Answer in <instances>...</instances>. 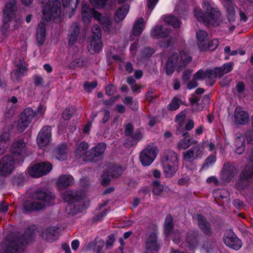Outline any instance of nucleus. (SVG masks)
Here are the masks:
<instances>
[{
  "label": "nucleus",
  "mask_w": 253,
  "mask_h": 253,
  "mask_svg": "<svg viewBox=\"0 0 253 253\" xmlns=\"http://www.w3.org/2000/svg\"><path fill=\"white\" fill-rule=\"evenodd\" d=\"M185 115L183 113L181 112L178 114L175 118V121L179 125H181L184 121Z\"/></svg>",
  "instance_id": "680f3d73"
},
{
  "label": "nucleus",
  "mask_w": 253,
  "mask_h": 253,
  "mask_svg": "<svg viewBox=\"0 0 253 253\" xmlns=\"http://www.w3.org/2000/svg\"><path fill=\"white\" fill-rule=\"evenodd\" d=\"M198 233L196 231H189L185 239V243L190 250H193L198 244Z\"/></svg>",
  "instance_id": "412c9836"
},
{
  "label": "nucleus",
  "mask_w": 253,
  "mask_h": 253,
  "mask_svg": "<svg viewBox=\"0 0 253 253\" xmlns=\"http://www.w3.org/2000/svg\"><path fill=\"white\" fill-rule=\"evenodd\" d=\"M10 150L15 155L14 158L16 156L18 157V160L21 162L28 153L26 144L22 139L15 140L11 144Z\"/></svg>",
  "instance_id": "9b49d317"
},
{
  "label": "nucleus",
  "mask_w": 253,
  "mask_h": 253,
  "mask_svg": "<svg viewBox=\"0 0 253 253\" xmlns=\"http://www.w3.org/2000/svg\"><path fill=\"white\" fill-rule=\"evenodd\" d=\"M234 117L236 122L241 125L248 123L249 120L248 113L239 107L236 108L234 112Z\"/></svg>",
  "instance_id": "4be33fe9"
},
{
  "label": "nucleus",
  "mask_w": 253,
  "mask_h": 253,
  "mask_svg": "<svg viewBox=\"0 0 253 253\" xmlns=\"http://www.w3.org/2000/svg\"><path fill=\"white\" fill-rule=\"evenodd\" d=\"M42 4L43 17L46 21L54 20L59 17L61 13V3L58 0H40Z\"/></svg>",
  "instance_id": "0eeeda50"
},
{
  "label": "nucleus",
  "mask_w": 253,
  "mask_h": 253,
  "mask_svg": "<svg viewBox=\"0 0 253 253\" xmlns=\"http://www.w3.org/2000/svg\"><path fill=\"white\" fill-rule=\"evenodd\" d=\"M219 72L217 68H215L214 69H208L207 70V78L211 80V85H212L215 83L216 78H219Z\"/></svg>",
  "instance_id": "58836bf2"
},
{
  "label": "nucleus",
  "mask_w": 253,
  "mask_h": 253,
  "mask_svg": "<svg viewBox=\"0 0 253 253\" xmlns=\"http://www.w3.org/2000/svg\"><path fill=\"white\" fill-rule=\"evenodd\" d=\"M88 148V145L85 141L82 142L77 147L75 151L76 157L77 159H82L83 160L84 156L86 155L88 151L86 150Z\"/></svg>",
  "instance_id": "7c9ffc66"
},
{
  "label": "nucleus",
  "mask_w": 253,
  "mask_h": 253,
  "mask_svg": "<svg viewBox=\"0 0 253 253\" xmlns=\"http://www.w3.org/2000/svg\"><path fill=\"white\" fill-rule=\"evenodd\" d=\"M194 77L195 80H203L207 78V70H200L194 75Z\"/></svg>",
  "instance_id": "3c124183"
},
{
  "label": "nucleus",
  "mask_w": 253,
  "mask_h": 253,
  "mask_svg": "<svg viewBox=\"0 0 253 253\" xmlns=\"http://www.w3.org/2000/svg\"><path fill=\"white\" fill-rule=\"evenodd\" d=\"M103 118L101 120L103 123L106 122L110 118V112L108 110L104 109L102 111Z\"/></svg>",
  "instance_id": "774afa93"
},
{
  "label": "nucleus",
  "mask_w": 253,
  "mask_h": 253,
  "mask_svg": "<svg viewBox=\"0 0 253 253\" xmlns=\"http://www.w3.org/2000/svg\"><path fill=\"white\" fill-rule=\"evenodd\" d=\"M27 66L24 62L20 61L17 64V69L13 70L11 73V78L14 81H19L21 78L26 75Z\"/></svg>",
  "instance_id": "a211bd4d"
},
{
  "label": "nucleus",
  "mask_w": 253,
  "mask_h": 253,
  "mask_svg": "<svg viewBox=\"0 0 253 253\" xmlns=\"http://www.w3.org/2000/svg\"><path fill=\"white\" fill-rule=\"evenodd\" d=\"M216 161V158L213 155L208 157L205 161V165L208 166L213 164Z\"/></svg>",
  "instance_id": "0e129e2a"
},
{
  "label": "nucleus",
  "mask_w": 253,
  "mask_h": 253,
  "mask_svg": "<svg viewBox=\"0 0 253 253\" xmlns=\"http://www.w3.org/2000/svg\"><path fill=\"white\" fill-rule=\"evenodd\" d=\"M12 128V126L8 125L3 128L2 133L0 134V145H5V148L8 146V141L11 139L10 129Z\"/></svg>",
  "instance_id": "b1692460"
},
{
  "label": "nucleus",
  "mask_w": 253,
  "mask_h": 253,
  "mask_svg": "<svg viewBox=\"0 0 253 253\" xmlns=\"http://www.w3.org/2000/svg\"><path fill=\"white\" fill-rule=\"evenodd\" d=\"M178 165L163 164L164 173L166 177H172L178 170Z\"/></svg>",
  "instance_id": "f704fd0d"
},
{
  "label": "nucleus",
  "mask_w": 253,
  "mask_h": 253,
  "mask_svg": "<svg viewBox=\"0 0 253 253\" xmlns=\"http://www.w3.org/2000/svg\"><path fill=\"white\" fill-rule=\"evenodd\" d=\"M178 157L177 154L173 151L168 152L163 159V164L178 165Z\"/></svg>",
  "instance_id": "473e14b6"
},
{
  "label": "nucleus",
  "mask_w": 253,
  "mask_h": 253,
  "mask_svg": "<svg viewBox=\"0 0 253 253\" xmlns=\"http://www.w3.org/2000/svg\"><path fill=\"white\" fill-rule=\"evenodd\" d=\"M51 139V128L49 126H43L39 131L37 138L38 145L43 148L47 145Z\"/></svg>",
  "instance_id": "f8f14e48"
},
{
  "label": "nucleus",
  "mask_w": 253,
  "mask_h": 253,
  "mask_svg": "<svg viewBox=\"0 0 253 253\" xmlns=\"http://www.w3.org/2000/svg\"><path fill=\"white\" fill-rule=\"evenodd\" d=\"M192 60L191 57L184 51L179 53H173L169 57L167 63L166 68V73L168 75H171L176 67L180 68L185 66Z\"/></svg>",
  "instance_id": "423d86ee"
},
{
  "label": "nucleus",
  "mask_w": 253,
  "mask_h": 253,
  "mask_svg": "<svg viewBox=\"0 0 253 253\" xmlns=\"http://www.w3.org/2000/svg\"><path fill=\"white\" fill-rule=\"evenodd\" d=\"M198 225L202 232L206 235H210L212 230L211 224L207 219L201 215H197Z\"/></svg>",
  "instance_id": "aec40b11"
},
{
  "label": "nucleus",
  "mask_w": 253,
  "mask_h": 253,
  "mask_svg": "<svg viewBox=\"0 0 253 253\" xmlns=\"http://www.w3.org/2000/svg\"><path fill=\"white\" fill-rule=\"evenodd\" d=\"M106 145L105 143L98 144L93 149L88 151L86 155L84 156L83 161L86 162L92 161L94 158L99 157L104 153L106 149Z\"/></svg>",
  "instance_id": "4468645a"
},
{
  "label": "nucleus",
  "mask_w": 253,
  "mask_h": 253,
  "mask_svg": "<svg viewBox=\"0 0 253 253\" xmlns=\"http://www.w3.org/2000/svg\"><path fill=\"white\" fill-rule=\"evenodd\" d=\"M38 165L40 167L41 171H43V175L47 174L52 168L51 164L48 162L40 163Z\"/></svg>",
  "instance_id": "49530a36"
},
{
  "label": "nucleus",
  "mask_w": 253,
  "mask_h": 253,
  "mask_svg": "<svg viewBox=\"0 0 253 253\" xmlns=\"http://www.w3.org/2000/svg\"><path fill=\"white\" fill-rule=\"evenodd\" d=\"M78 35H74L72 33H70L69 35V44H74L77 41Z\"/></svg>",
  "instance_id": "69168bd1"
},
{
  "label": "nucleus",
  "mask_w": 253,
  "mask_h": 253,
  "mask_svg": "<svg viewBox=\"0 0 253 253\" xmlns=\"http://www.w3.org/2000/svg\"><path fill=\"white\" fill-rule=\"evenodd\" d=\"M97 86V82H86L84 83V89L87 91H90L92 89L95 88Z\"/></svg>",
  "instance_id": "6e6d98bb"
},
{
  "label": "nucleus",
  "mask_w": 253,
  "mask_h": 253,
  "mask_svg": "<svg viewBox=\"0 0 253 253\" xmlns=\"http://www.w3.org/2000/svg\"><path fill=\"white\" fill-rule=\"evenodd\" d=\"M197 44L201 50L205 51L208 49V42L209 41L207 33L202 30L196 32Z\"/></svg>",
  "instance_id": "dca6fc26"
},
{
  "label": "nucleus",
  "mask_w": 253,
  "mask_h": 253,
  "mask_svg": "<svg viewBox=\"0 0 253 253\" xmlns=\"http://www.w3.org/2000/svg\"><path fill=\"white\" fill-rule=\"evenodd\" d=\"M27 121L22 120L20 117L17 122V130L19 132H22L27 127L30 125Z\"/></svg>",
  "instance_id": "de8ad7c7"
},
{
  "label": "nucleus",
  "mask_w": 253,
  "mask_h": 253,
  "mask_svg": "<svg viewBox=\"0 0 253 253\" xmlns=\"http://www.w3.org/2000/svg\"><path fill=\"white\" fill-rule=\"evenodd\" d=\"M45 110L46 107L44 106V105L40 104L38 107L37 111L35 112V116L38 118L41 117L43 115Z\"/></svg>",
  "instance_id": "4d7b16f0"
},
{
  "label": "nucleus",
  "mask_w": 253,
  "mask_h": 253,
  "mask_svg": "<svg viewBox=\"0 0 253 253\" xmlns=\"http://www.w3.org/2000/svg\"><path fill=\"white\" fill-rule=\"evenodd\" d=\"M23 251V244L19 245L15 242H12L6 250L3 251V252L4 253H21Z\"/></svg>",
  "instance_id": "c9c22d12"
},
{
  "label": "nucleus",
  "mask_w": 253,
  "mask_h": 253,
  "mask_svg": "<svg viewBox=\"0 0 253 253\" xmlns=\"http://www.w3.org/2000/svg\"><path fill=\"white\" fill-rule=\"evenodd\" d=\"M242 179H248L253 178V164L250 166H247L240 175Z\"/></svg>",
  "instance_id": "a19ab883"
},
{
  "label": "nucleus",
  "mask_w": 253,
  "mask_h": 253,
  "mask_svg": "<svg viewBox=\"0 0 253 253\" xmlns=\"http://www.w3.org/2000/svg\"><path fill=\"white\" fill-rule=\"evenodd\" d=\"M70 33H72L74 35H79L80 34V29L77 23H74L72 24Z\"/></svg>",
  "instance_id": "052dcab7"
},
{
  "label": "nucleus",
  "mask_w": 253,
  "mask_h": 253,
  "mask_svg": "<svg viewBox=\"0 0 253 253\" xmlns=\"http://www.w3.org/2000/svg\"><path fill=\"white\" fill-rule=\"evenodd\" d=\"M145 253H157L159 247L157 243L156 230L147 235L145 243Z\"/></svg>",
  "instance_id": "2eb2a0df"
},
{
  "label": "nucleus",
  "mask_w": 253,
  "mask_h": 253,
  "mask_svg": "<svg viewBox=\"0 0 253 253\" xmlns=\"http://www.w3.org/2000/svg\"><path fill=\"white\" fill-rule=\"evenodd\" d=\"M35 116V113L34 110L31 108H27L24 110L23 112L21 114L20 117L22 120H25L31 124L34 117Z\"/></svg>",
  "instance_id": "e433bc0d"
},
{
  "label": "nucleus",
  "mask_w": 253,
  "mask_h": 253,
  "mask_svg": "<svg viewBox=\"0 0 253 253\" xmlns=\"http://www.w3.org/2000/svg\"><path fill=\"white\" fill-rule=\"evenodd\" d=\"M158 152V147L152 144L147 146L140 154V161L144 166H149L156 159Z\"/></svg>",
  "instance_id": "6e6552de"
},
{
  "label": "nucleus",
  "mask_w": 253,
  "mask_h": 253,
  "mask_svg": "<svg viewBox=\"0 0 253 253\" xmlns=\"http://www.w3.org/2000/svg\"><path fill=\"white\" fill-rule=\"evenodd\" d=\"M225 8L226 11V16L230 22H233L235 20V9L234 4L230 1L224 4Z\"/></svg>",
  "instance_id": "c85d7f7f"
},
{
  "label": "nucleus",
  "mask_w": 253,
  "mask_h": 253,
  "mask_svg": "<svg viewBox=\"0 0 253 253\" xmlns=\"http://www.w3.org/2000/svg\"><path fill=\"white\" fill-rule=\"evenodd\" d=\"M45 39V25L42 21L39 24L37 31V40L40 45H42Z\"/></svg>",
  "instance_id": "c756f323"
},
{
  "label": "nucleus",
  "mask_w": 253,
  "mask_h": 253,
  "mask_svg": "<svg viewBox=\"0 0 253 253\" xmlns=\"http://www.w3.org/2000/svg\"><path fill=\"white\" fill-rule=\"evenodd\" d=\"M91 31L93 34L92 36H94L95 38L101 39V30L98 25L97 24L94 25L92 28Z\"/></svg>",
  "instance_id": "603ef678"
},
{
  "label": "nucleus",
  "mask_w": 253,
  "mask_h": 253,
  "mask_svg": "<svg viewBox=\"0 0 253 253\" xmlns=\"http://www.w3.org/2000/svg\"><path fill=\"white\" fill-rule=\"evenodd\" d=\"M162 18L167 24L156 25L152 29L151 35L154 38L159 39L169 36L170 32V29L169 27V25H171L174 28H178L180 26V22L175 17L171 15H165Z\"/></svg>",
  "instance_id": "39448f33"
},
{
  "label": "nucleus",
  "mask_w": 253,
  "mask_h": 253,
  "mask_svg": "<svg viewBox=\"0 0 253 253\" xmlns=\"http://www.w3.org/2000/svg\"><path fill=\"white\" fill-rule=\"evenodd\" d=\"M224 242L226 246L235 250H239L242 247L241 241L236 236L225 237L224 238Z\"/></svg>",
  "instance_id": "5701e85b"
},
{
  "label": "nucleus",
  "mask_w": 253,
  "mask_h": 253,
  "mask_svg": "<svg viewBox=\"0 0 253 253\" xmlns=\"http://www.w3.org/2000/svg\"><path fill=\"white\" fill-rule=\"evenodd\" d=\"M63 198L65 202H69L66 208V211L69 214L82 212L88 205L85 199V194L80 192L67 191L63 195Z\"/></svg>",
  "instance_id": "7ed1b4c3"
},
{
  "label": "nucleus",
  "mask_w": 253,
  "mask_h": 253,
  "mask_svg": "<svg viewBox=\"0 0 253 253\" xmlns=\"http://www.w3.org/2000/svg\"><path fill=\"white\" fill-rule=\"evenodd\" d=\"M235 152L242 154L245 150V142L244 137L241 134H236L235 138Z\"/></svg>",
  "instance_id": "cd10ccee"
},
{
  "label": "nucleus",
  "mask_w": 253,
  "mask_h": 253,
  "mask_svg": "<svg viewBox=\"0 0 253 253\" xmlns=\"http://www.w3.org/2000/svg\"><path fill=\"white\" fill-rule=\"evenodd\" d=\"M73 176L70 174L60 176L57 181V184L60 189H65L74 183Z\"/></svg>",
  "instance_id": "393cba45"
},
{
  "label": "nucleus",
  "mask_w": 253,
  "mask_h": 253,
  "mask_svg": "<svg viewBox=\"0 0 253 253\" xmlns=\"http://www.w3.org/2000/svg\"><path fill=\"white\" fill-rule=\"evenodd\" d=\"M29 174L35 178H38L43 176V171H41L40 167L38 164L30 167L28 169Z\"/></svg>",
  "instance_id": "ea45409f"
},
{
  "label": "nucleus",
  "mask_w": 253,
  "mask_h": 253,
  "mask_svg": "<svg viewBox=\"0 0 253 253\" xmlns=\"http://www.w3.org/2000/svg\"><path fill=\"white\" fill-rule=\"evenodd\" d=\"M55 196L45 190H39L33 195V201L26 202L23 208L24 212L43 209L53 204Z\"/></svg>",
  "instance_id": "20e7f679"
},
{
  "label": "nucleus",
  "mask_w": 253,
  "mask_h": 253,
  "mask_svg": "<svg viewBox=\"0 0 253 253\" xmlns=\"http://www.w3.org/2000/svg\"><path fill=\"white\" fill-rule=\"evenodd\" d=\"M224 174L229 178L237 174V170L235 166L229 163L225 164L223 167Z\"/></svg>",
  "instance_id": "2f4dec72"
},
{
  "label": "nucleus",
  "mask_w": 253,
  "mask_h": 253,
  "mask_svg": "<svg viewBox=\"0 0 253 253\" xmlns=\"http://www.w3.org/2000/svg\"><path fill=\"white\" fill-rule=\"evenodd\" d=\"M72 115L71 112L69 109H66L63 112L62 118L65 120H68L70 119Z\"/></svg>",
  "instance_id": "338daca9"
},
{
  "label": "nucleus",
  "mask_w": 253,
  "mask_h": 253,
  "mask_svg": "<svg viewBox=\"0 0 253 253\" xmlns=\"http://www.w3.org/2000/svg\"><path fill=\"white\" fill-rule=\"evenodd\" d=\"M200 144H204V148L206 147L208 148L209 151H211L213 150L215 148V145L213 142H209V141H204Z\"/></svg>",
  "instance_id": "e2e57ef3"
},
{
  "label": "nucleus",
  "mask_w": 253,
  "mask_h": 253,
  "mask_svg": "<svg viewBox=\"0 0 253 253\" xmlns=\"http://www.w3.org/2000/svg\"><path fill=\"white\" fill-rule=\"evenodd\" d=\"M181 100L177 97H174L168 105V109L169 111H174L180 107Z\"/></svg>",
  "instance_id": "a18cd8bd"
},
{
  "label": "nucleus",
  "mask_w": 253,
  "mask_h": 253,
  "mask_svg": "<svg viewBox=\"0 0 253 253\" xmlns=\"http://www.w3.org/2000/svg\"><path fill=\"white\" fill-rule=\"evenodd\" d=\"M112 178L111 175H110L109 173H108V171L106 172L102 175V184L104 185H108Z\"/></svg>",
  "instance_id": "5fc2aeb1"
},
{
  "label": "nucleus",
  "mask_w": 253,
  "mask_h": 253,
  "mask_svg": "<svg viewBox=\"0 0 253 253\" xmlns=\"http://www.w3.org/2000/svg\"><path fill=\"white\" fill-rule=\"evenodd\" d=\"M16 10V0H9L5 4L3 10V22L5 28L14 18Z\"/></svg>",
  "instance_id": "9d476101"
},
{
  "label": "nucleus",
  "mask_w": 253,
  "mask_h": 253,
  "mask_svg": "<svg viewBox=\"0 0 253 253\" xmlns=\"http://www.w3.org/2000/svg\"><path fill=\"white\" fill-rule=\"evenodd\" d=\"M188 133H184V138L180 140L177 143V148L179 150H184L189 148L191 145L196 144L197 141L191 137Z\"/></svg>",
  "instance_id": "f3484780"
},
{
  "label": "nucleus",
  "mask_w": 253,
  "mask_h": 253,
  "mask_svg": "<svg viewBox=\"0 0 253 253\" xmlns=\"http://www.w3.org/2000/svg\"><path fill=\"white\" fill-rule=\"evenodd\" d=\"M219 42L217 39H215L211 41L210 42H208V49L213 50L215 49L218 45Z\"/></svg>",
  "instance_id": "13d9d810"
},
{
  "label": "nucleus",
  "mask_w": 253,
  "mask_h": 253,
  "mask_svg": "<svg viewBox=\"0 0 253 253\" xmlns=\"http://www.w3.org/2000/svg\"><path fill=\"white\" fill-rule=\"evenodd\" d=\"M82 13L84 22H90L91 17L100 22L103 31L109 35H115L117 33L120 29L116 23L113 22L110 16L102 15L93 9L89 8L88 5L84 2H82Z\"/></svg>",
  "instance_id": "f257e3e1"
},
{
  "label": "nucleus",
  "mask_w": 253,
  "mask_h": 253,
  "mask_svg": "<svg viewBox=\"0 0 253 253\" xmlns=\"http://www.w3.org/2000/svg\"><path fill=\"white\" fill-rule=\"evenodd\" d=\"M67 146L65 144L58 146L54 151V155L59 161H64L67 158Z\"/></svg>",
  "instance_id": "a878e982"
},
{
  "label": "nucleus",
  "mask_w": 253,
  "mask_h": 253,
  "mask_svg": "<svg viewBox=\"0 0 253 253\" xmlns=\"http://www.w3.org/2000/svg\"><path fill=\"white\" fill-rule=\"evenodd\" d=\"M89 1L96 8H101L105 5L107 0H89Z\"/></svg>",
  "instance_id": "864d4df0"
},
{
  "label": "nucleus",
  "mask_w": 253,
  "mask_h": 253,
  "mask_svg": "<svg viewBox=\"0 0 253 253\" xmlns=\"http://www.w3.org/2000/svg\"><path fill=\"white\" fill-rule=\"evenodd\" d=\"M129 8V5L127 3H125L117 9L114 18L116 23L121 22L124 19L128 12Z\"/></svg>",
  "instance_id": "bb28decb"
},
{
  "label": "nucleus",
  "mask_w": 253,
  "mask_h": 253,
  "mask_svg": "<svg viewBox=\"0 0 253 253\" xmlns=\"http://www.w3.org/2000/svg\"><path fill=\"white\" fill-rule=\"evenodd\" d=\"M101 39L95 38L92 36L88 41L87 48L91 54L99 52L102 47Z\"/></svg>",
  "instance_id": "6ab92c4d"
},
{
  "label": "nucleus",
  "mask_w": 253,
  "mask_h": 253,
  "mask_svg": "<svg viewBox=\"0 0 253 253\" xmlns=\"http://www.w3.org/2000/svg\"><path fill=\"white\" fill-rule=\"evenodd\" d=\"M153 194L156 195H160L164 190V186L161 184L160 182L157 180H155L153 182Z\"/></svg>",
  "instance_id": "8fccbe9b"
},
{
  "label": "nucleus",
  "mask_w": 253,
  "mask_h": 253,
  "mask_svg": "<svg viewBox=\"0 0 253 253\" xmlns=\"http://www.w3.org/2000/svg\"><path fill=\"white\" fill-rule=\"evenodd\" d=\"M21 162L12 155L5 156L0 162V174L1 175L10 174L14 169L15 165L19 164Z\"/></svg>",
  "instance_id": "1a4fd4ad"
},
{
  "label": "nucleus",
  "mask_w": 253,
  "mask_h": 253,
  "mask_svg": "<svg viewBox=\"0 0 253 253\" xmlns=\"http://www.w3.org/2000/svg\"><path fill=\"white\" fill-rule=\"evenodd\" d=\"M219 72V78L222 77L224 74L230 72L233 69V64L228 62L224 64L221 68H217Z\"/></svg>",
  "instance_id": "37998d69"
},
{
  "label": "nucleus",
  "mask_w": 253,
  "mask_h": 253,
  "mask_svg": "<svg viewBox=\"0 0 253 253\" xmlns=\"http://www.w3.org/2000/svg\"><path fill=\"white\" fill-rule=\"evenodd\" d=\"M215 194L219 195L221 199H228L229 196V194L228 191L226 189H221L215 192Z\"/></svg>",
  "instance_id": "bf43d9fd"
},
{
  "label": "nucleus",
  "mask_w": 253,
  "mask_h": 253,
  "mask_svg": "<svg viewBox=\"0 0 253 253\" xmlns=\"http://www.w3.org/2000/svg\"><path fill=\"white\" fill-rule=\"evenodd\" d=\"M144 27V22L143 18H138L134 23L132 29V34L134 36H138L142 32Z\"/></svg>",
  "instance_id": "72a5a7b5"
},
{
  "label": "nucleus",
  "mask_w": 253,
  "mask_h": 253,
  "mask_svg": "<svg viewBox=\"0 0 253 253\" xmlns=\"http://www.w3.org/2000/svg\"><path fill=\"white\" fill-rule=\"evenodd\" d=\"M173 218L172 217L169 215H168L165 219L164 227L165 229V232L166 234L168 235L171 229L173 228Z\"/></svg>",
  "instance_id": "c03bdc74"
},
{
  "label": "nucleus",
  "mask_w": 253,
  "mask_h": 253,
  "mask_svg": "<svg viewBox=\"0 0 253 253\" xmlns=\"http://www.w3.org/2000/svg\"><path fill=\"white\" fill-rule=\"evenodd\" d=\"M203 150L204 144H197L196 146L182 153L183 159L186 161H189L191 159L195 160L201 158Z\"/></svg>",
  "instance_id": "ddd939ff"
},
{
  "label": "nucleus",
  "mask_w": 253,
  "mask_h": 253,
  "mask_svg": "<svg viewBox=\"0 0 253 253\" xmlns=\"http://www.w3.org/2000/svg\"><path fill=\"white\" fill-rule=\"evenodd\" d=\"M202 7L205 13H203L200 8L195 9L194 16L197 20L207 26L218 25L220 13L215 7L214 3L211 0H205L202 2Z\"/></svg>",
  "instance_id": "f03ea898"
},
{
  "label": "nucleus",
  "mask_w": 253,
  "mask_h": 253,
  "mask_svg": "<svg viewBox=\"0 0 253 253\" xmlns=\"http://www.w3.org/2000/svg\"><path fill=\"white\" fill-rule=\"evenodd\" d=\"M16 107L14 104H8L6 107V112L4 116L5 118L9 119L15 114Z\"/></svg>",
  "instance_id": "09e8293b"
},
{
  "label": "nucleus",
  "mask_w": 253,
  "mask_h": 253,
  "mask_svg": "<svg viewBox=\"0 0 253 253\" xmlns=\"http://www.w3.org/2000/svg\"><path fill=\"white\" fill-rule=\"evenodd\" d=\"M80 0H62L63 6L64 9L73 12L79 3Z\"/></svg>",
  "instance_id": "4c0bfd02"
},
{
  "label": "nucleus",
  "mask_w": 253,
  "mask_h": 253,
  "mask_svg": "<svg viewBox=\"0 0 253 253\" xmlns=\"http://www.w3.org/2000/svg\"><path fill=\"white\" fill-rule=\"evenodd\" d=\"M123 169L121 167L114 166L110 168L108 171V173L111 175L112 178H117L122 174Z\"/></svg>",
  "instance_id": "79ce46f5"
}]
</instances>
